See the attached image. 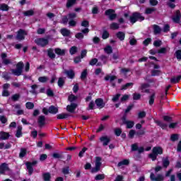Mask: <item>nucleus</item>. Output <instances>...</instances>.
Returning a JSON list of instances; mask_svg holds the SVG:
<instances>
[{
    "instance_id": "f257e3e1",
    "label": "nucleus",
    "mask_w": 181,
    "mask_h": 181,
    "mask_svg": "<svg viewBox=\"0 0 181 181\" xmlns=\"http://www.w3.org/2000/svg\"><path fill=\"white\" fill-rule=\"evenodd\" d=\"M163 153V149L161 147L157 146L153 148L152 153L149 154V158L152 160H156V158H158V155H162Z\"/></svg>"
},
{
    "instance_id": "f03ea898",
    "label": "nucleus",
    "mask_w": 181,
    "mask_h": 181,
    "mask_svg": "<svg viewBox=\"0 0 181 181\" xmlns=\"http://www.w3.org/2000/svg\"><path fill=\"white\" fill-rule=\"evenodd\" d=\"M101 160L102 158L100 157H95V167L91 170L92 173H97V172H99L100 169H101Z\"/></svg>"
},
{
    "instance_id": "7ed1b4c3",
    "label": "nucleus",
    "mask_w": 181,
    "mask_h": 181,
    "mask_svg": "<svg viewBox=\"0 0 181 181\" xmlns=\"http://www.w3.org/2000/svg\"><path fill=\"white\" fill-rule=\"evenodd\" d=\"M23 69V62H20L16 65V69H13L11 73L14 76H21L22 74V70Z\"/></svg>"
},
{
    "instance_id": "20e7f679",
    "label": "nucleus",
    "mask_w": 181,
    "mask_h": 181,
    "mask_svg": "<svg viewBox=\"0 0 181 181\" xmlns=\"http://www.w3.org/2000/svg\"><path fill=\"white\" fill-rule=\"evenodd\" d=\"M144 20H145V17L142 16L139 13H133V16L130 18V22L132 23H135L136 21H140V22H142V21H144Z\"/></svg>"
},
{
    "instance_id": "39448f33",
    "label": "nucleus",
    "mask_w": 181,
    "mask_h": 181,
    "mask_svg": "<svg viewBox=\"0 0 181 181\" xmlns=\"http://www.w3.org/2000/svg\"><path fill=\"white\" fill-rule=\"evenodd\" d=\"M35 42L38 46H41V47H45V46L49 44V40L45 38H37L35 40Z\"/></svg>"
},
{
    "instance_id": "423d86ee",
    "label": "nucleus",
    "mask_w": 181,
    "mask_h": 181,
    "mask_svg": "<svg viewBox=\"0 0 181 181\" xmlns=\"http://www.w3.org/2000/svg\"><path fill=\"white\" fill-rule=\"evenodd\" d=\"M8 172H11L8 164L3 163L0 165V173L1 175H8Z\"/></svg>"
},
{
    "instance_id": "0eeeda50",
    "label": "nucleus",
    "mask_w": 181,
    "mask_h": 181,
    "mask_svg": "<svg viewBox=\"0 0 181 181\" xmlns=\"http://www.w3.org/2000/svg\"><path fill=\"white\" fill-rule=\"evenodd\" d=\"M151 180L152 181H163L165 180V177L163 175H158L157 176H155V174L151 173L150 175Z\"/></svg>"
},
{
    "instance_id": "6e6552de",
    "label": "nucleus",
    "mask_w": 181,
    "mask_h": 181,
    "mask_svg": "<svg viewBox=\"0 0 181 181\" xmlns=\"http://www.w3.org/2000/svg\"><path fill=\"white\" fill-rule=\"evenodd\" d=\"M37 161L36 160L33 161L32 163H25L29 175H32V173H33V166H35V165H37Z\"/></svg>"
},
{
    "instance_id": "1a4fd4ad",
    "label": "nucleus",
    "mask_w": 181,
    "mask_h": 181,
    "mask_svg": "<svg viewBox=\"0 0 181 181\" xmlns=\"http://www.w3.org/2000/svg\"><path fill=\"white\" fill-rule=\"evenodd\" d=\"M26 35H28L26 31H25L23 30H19L16 37H17L18 40H23V39H25V36H26Z\"/></svg>"
},
{
    "instance_id": "9d476101",
    "label": "nucleus",
    "mask_w": 181,
    "mask_h": 181,
    "mask_svg": "<svg viewBox=\"0 0 181 181\" xmlns=\"http://www.w3.org/2000/svg\"><path fill=\"white\" fill-rule=\"evenodd\" d=\"M180 18H181L180 11H177L175 12V14L173 17V22H175V23H179L180 22Z\"/></svg>"
},
{
    "instance_id": "9b49d317",
    "label": "nucleus",
    "mask_w": 181,
    "mask_h": 181,
    "mask_svg": "<svg viewBox=\"0 0 181 181\" xmlns=\"http://www.w3.org/2000/svg\"><path fill=\"white\" fill-rule=\"evenodd\" d=\"M76 108H77V104L71 103V105H69L66 106V111H68L69 112H74Z\"/></svg>"
},
{
    "instance_id": "f8f14e48",
    "label": "nucleus",
    "mask_w": 181,
    "mask_h": 181,
    "mask_svg": "<svg viewBox=\"0 0 181 181\" xmlns=\"http://www.w3.org/2000/svg\"><path fill=\"white\" fill-rule=\"evenodd\" d=\"M100 142H103L104 146H107V145L110 144V137L107 136H104L100 138Z\"/></svg>"
},
{
    "instance_id": "ddd939ff",
    "label": "nucleus",
    "mask_w": 181,
    "mask_h": 181,
    "mask_svg": "<svg viewBox=\"0 0 181 181\" xmlns=\"http://www.w3.org/2000/svg\"><path fill=\"white\" fill-rule=\"evenodd\" d=\"M95 104L98 107V108H104V107H105V103H104V100H103V99L101 98H98L95 100Z\"/></svg>"
},
{
    "instance_id": "4468645a",
    "label": "nucleus",
    "mask_w": 181,
    "mask_h": 181,
    "mask_svg": "<svg viewBox=\"0 0 181 181\" xmlns=\"http://www.w3.org/2000/svg\"><path fill=\"white\" fill-rule=\"evenodd\" d=\"M129 165V160L128 159H124L119 161L117 164L118 168H124V166H128Z\"/></svg>"
},
{
    "instance_id": "2eb2a0df",
    "label": "nucleus",
    "mask_w": 181,
    "mask_h": 181,
    "mask_svg": "<svg viewBox=\"0 0 181 181\" xmlns=\"http://www.w3.org/2000/svg\"><path fill=\"white\" fill-rule=\"evenodd\" d=\"M148 87L149 84L142 83L139 88V90H141V93H149V90L147 89Z\"/></svg>"
},
{
    "instance_id": "dca6fc26",
    "label": "nucleus",
    "mask_w": 181,
    "mask_h": 181,
    "mask_svg": "<svg viewBox=\"0 0 181 181\" xmlns=\"http://www.w3.org/2000/svg\"><path fill=\"white\" fill-rule=\"evenodd\" d=\"M46 122V117L43 115H41L38 117V124L40 127H43Z\"/></svg>"
},
{
    "instance_id": "f3484780",
    "label": "nucleus",
    "mask_w": 181,
    "mask_h": 181,
    "mask_svg": "<svg viewBox=\"0 0 181 181\" xmlns=\"http://www.w3.org/2000/svg\"><path fill=\"white\" fill-rule=\"evenodd\" d=\"M123 124H127V128L131 129V128L134 127L135 123L133 121H125V119H123Z\"/></svg>"
},
{
    "instance_id": "a211bd4d",
    "label": "nucleus",
    "mask_w": 181,
    "mask_h": 181,
    "mask_svg": "<svg viewBox=\"0 0 181 181\" xmlns=\"http://www.w3.org/2000/svg\"><path fill=\"white\" fill-rule=\"evenodd\" d=\"M49 114H57L59 112V108L54 106H50L48 109Z\"/></svg>"
},
{
    "instance_id": "6ab92c4d",
    "label": "nucleus",
    "mask_w": 181,
    "mask_h": 181,
    "mask_svg": "<svg viewBox=\"0 0 181 181\" xmlns=\"http://www.w3.org/2000/svg\"><path fill=\"white\" fill-rule=\"evenodd\" d=\"M132 87H134V83L130 82L123 85L121 90H128V88H132Z\"/></svg>"
},
{
    "instance_id": "aec40b11",
    "label": "nucleus",
    "mask_w": 181,
    "mask_h": 181,
    "mask_svg": "<svg viewBox=\"0 0 181 181\" xmlns=\"http://www.w3.org/2000/svg\"><path fill=\"white\" fill-rule=\"evenodd\" d=\"M10 135L9 133L1 132L0 133V139H3L4 141L8 139L9 138Z\"/></svg>"
},
{
    "instance_id": "412c9836",
    "label": "nucleus",
    "mask_w": 181,
    "mask_h": 181,
    "mask_svg": "<svg viewBox=\"0 0 181 181\" xmlns=\"http://www.w3.org/2000/svg\"><path fill=\"white\" fill-rule=\"evenodd\" d=\"M117 37H118V39H119V40H124L125 39V33L124 32H118L116 34Z\"/></svg>"
},
{
    "instance_id": "4be33fe9",
    "label": "nucleus",
    "mask_w": 181,
    "mask_h": 181,
    "mask_svg": "<svg viewBox=\"0 0 181 181\" xmlns=\"http://www.w3.org/2000/svg\"><path fill=\"white\" fill-rule=\"evenodd\" d=\"M57 119H65V118H69V114L61 113L57 115Z\"/></svg>"
},
{
    "instance_id": "5701e85b",
    "label": "nucleus",
    "mask_w": 181,
    "mask_h": 181,
    "mask_svg": "<svg viewBox=\"0 0 181 181\" xmlns=\"http://www.w3.org/2000/svg\"><path fill=\"white\" fill-rule=\"evenodd\" d=\"M43 180L45 181H50L52 179V175L49 173H45L42 175Z\"/></svg>"
},
{
    "instance_id": "b1692460",
    "label": "nucleus",
    "mask_w": 181,
    "mask_h": 181,
    "mask_svg": "<svg viewBox=\"0 0 181 181\" xmlns=\"http://www.w3.org/2000/svg\"><path fill=\"white\" fill-rule=\"evenodd\" d=\"M16 136V138H21V136H22V126H18L17 127Z\"/></svg>"
},
{
    "instance_id": "393cba45",
    "label": "nucleus",
    "mask_w": 181,
    "mask_h": 181,
    "mask_svg": "<svg viewBox=\"0 0 181 181\" xmlns=\"http://www.w3.org/2000/svg\"><path fill=\"white\" fill-rule=\"evenodd\" d=\"M14 108L17 110V115H23V110H21V105H14Z\"/></svg>"
},
{
    "instance_id": "a878e982",
    "label": "nucleus",
    "mask_w": 181,
    "mask_h": 181,
    "mask_svg": "<svg viewBox=\"0 0 181 181\" xmlns=\"http://www.w3.org/2000/svg\"><path fill=\"white\" fill-rule=\"evenodd\" d=\"M104 52L105 53H107V54H111V53H112V47L107 45L104 48Z\"/></svg>"
},
{
    "instance_id": "bb28decb",
    "label": "nucleus",
    "mask_w": 181,
    "mask_h": 181,
    "mask_svg": "<svg viewBox=\"0 0 181 181\" xmlns=\"http://www.w3.org/2000/svg\"><path fill=\"white\" fill-rule=\"evenodd\" d=\"M55 53L59 54V56H63L66 53V49H62L60 48L55 49Z\"/></svg>"
},
{
    "instance_id": "cd10ccee",
    "label": "nucleus",
    "mask_w": 181,
    "mask_h": 181,
    "mask_svg": "<svg viewBox=\"0 0 181 181\" xmlns=\"http://www.w3.org/2000/svg\"><path fill=\"white\" fill-rule=\"evenodd\" d=\"M116 79H117V76H115L107 75L105 77V81H114V80H116Z\"/></svg>"
},
{
    "instance_id": "c85d7f7f",
    "label": "nucleus",
    "mask_w": 181,
    "mask_h": 181,
    "mask_svg": "<svg viewBox=\"0 0 181 181\" xmlns=\"http://www.w3.org/2000/svg\"><path fill=\"white\" fill-rule=\"evenodd\" d=\"M64 73L67 75L69 78H74V72L73 71H65Z\"/></svg>"
},
{
    "instance_id": "c756f323",
    "label": "nucleus",
    "mask_w": 181,
    "mask_h": 181,
    "mask_svg": "<svg viewBox=\"0 0 181 181\" xmlns=\"http://www.w3.org/2000/svg\"><path fill=\"white\" fill-rule=\"evenodd\" d=\"M181 80V76H178L177 77H173L170 79L171 83H173L174 84H176L178 81H180Z\"/></svg>"
},
{
    "instance_id": "7c9ffc66",
    "label": "nucleus",
    "mask_w": 181,
    "mask_h": 181,
    "mask_svg": "<svg viewBox=\"0 0 181 181\" xmlns=\"http://www.w3.org/2000/svg\"><path fill=\"white\" fill-rule=\"evenodd\" d=\"M38 81H40V83H47L49 78L47 76H40L38 78Z\"/></svg>"
},
{
    "instance_id": "2f4dec72",
    "label": "nucleus",
    "mask_w": 181,
    "mask_h": 181,
    "mask_svg": "<svg viewBox=\"0 0 181 181\" xmlns=\"http://www.w3.org/2000/svg\"><path fill=\"white\" fill-rule=\"evenodd\" d=\"M61 33L63 36H69L70 35V30L66 28H62L61 30Z\"/></svg>"
},
{
    "instance_id": "473e14b6",
    "label": "nucleus",
    "mask_w": 181,
    "mask_h": 181,
    "mask_svg": "<svg viewBox=\"0 0 181 181\" xmlns=\"http://www.w3.org/2000/svg\"><path fill=\"white\" fill-rule=\"evenodd\" d=\"M26 153H28L26 148H21L19 153L20 158H24V156H26Z\"/></svg>"
},
{
    "instance_id": "72a5a7b5",
    "label": "nucleus",
    "mask_w": 181,
    "mask_h": 181,
    "mask_svg": "<svg viewBox=\"0 0 181 181\" xmlns=\"http://www.w3.org/2000/svg\"><path fill=\"white\" fill-rule=\"evenodd\" d=\"M158 125L160 127L163 129H166L168 128V124L164 123L163 122L158 121L157 122Z\"/></svg>"
},
{
    "instance_id": "f704fd0d",
    "label": "nucleus",
    "mask_w": 181,
    "mask_h": 181,
    "mask_svg": "<svg viewBox=\"0 0 181 181\" xmlns=\"http://www.w3.org/2000/svg\"><path fill=\"white\" fill-rule=\"evenodd\" d=\"M155 103V93H153L149 98L148 104L152 105Z\"/></svg>"
},
{
    "instance_id": "c9c22d12",
    "label": "nucleus",
    "mask_w": 181,
    "mask_h": 181,
    "mask_svg": "<svg viewBox=\"0 0 181 181\" xmlns=\"http://www.w3.org/2000/svg\"><path fill=\"white\" fill-rule=\"evenodd\" d=\"M122 73L124 74V76H130L131 71H129L128 69H122Z\"/></svg>"
},
{
    "instance_id": "e433bc0d",
    "label": "nucleus",
    "mask_w": 181,
    "mask_h": 181,
    "mask_svg": "<svg viewBox=\"0 0 181 181\" xmlns=\"http://www.w3.org/2000/svg\"><path fill=\"white\" fill-rule=\"evenodd\" d=\"M110 28L113 29L114 30L119 29V24L116 23H112L110 25Z\"/></svg>"
},
{
    "instance_id": "4c0bfd02",
    "label": "nucleus",
    "mask_w": 181,
    "mask_h": 181,
    "mask_svg": "<svg viewBox=\"0 0 181 181\" xmlns=\"http://www.w3.org/2000/svg\"><path fill=\"white\" fill-rule=\"evenodd\" d=\"M48 56L50 57V59H54L56 57L54 52H53V49L48 50Z\"/></svg>"
},
{
    "instance_id": "58836bf2",
    "label": "nucleus",
    "mask_w": 181,
    "mask_h": 181,
    "mask_svg": "<svg viewBox=\"0 0 181 181\" xmlns=\"http://www.w3.org/2000/svg\"><path fill=\"white\" fill-rule=\"evenodd\" d=\"M76 4V0H68L66 3V7L70 8V6H73Z\"/></svg>"
},
{
    "instance_id": "ea45409f",
    "label": "nucleus",
    "mask_w": 181,
    "mask_h": 181,
    "mask_svg": "<svg viewBox=\"0 0 181 181\" xmlns=\"http://www.w3.org/2000/svg\"><path fill=\"white\" fill-rule=\"evenodd\" d=\"M58 86H59V87H62L63 86H64V78H59Z\"/></svg>"
},
{
    "instance_id": "a19ab883",
    "label": "nucleus",
    "mask_w": 181,
    "mask_h": 181,
    "mask_svg": "<svg viewBox=\"0 0 181 181\" xmlns=\"http://www.w3.org/2000/svg\"><path fill=\"white\" fill-rule=\"evenodd\" d=\"M69 53L70 54H76V53H77V47L74 46L71 47Z\"/></svg>"
},
{
    "instance_id": "79ce46f5",
    "label": "nucleus",
    "mask_w": 181,
    "mask_h": 181,
    "mask_svg": "<svg viewBox=\"0 0 181 181\" xmlns=\"http://www.w3.org/2000/svg\"><path fill=\"white\" fill-rule=\"evenodd\" d=\"M68 100L70 101V103H73V101H76V100H77V97L74 95H70L68 98Z\"/></svg>"
},
{
    "instance_id": "37998d69",
    "label": "nucleus",
    "mask_w": 181,
    "mask_h": 181,
    "mask_svg": "<svg viewBox=\"0 0 181 181\" xmlns=\"http://www.w3.org/2000/svg\"><path fill=\"white\" fill-rule=\"evenodd\" d=\"M153 29H154L155 35H158V33H160V28H159V26L154 25Z\"/></svg>"
},
{
    "instance_id": "c03bdc74",
    "label": "nucleus",
    "mask_w": 181,
    "mask_h": 181,
    "mask_svg": "<svg viewBox=\"0 0 181 181\" xmlns=\"http://www.w3.org/2000/svg\"><path fill=\"white\" fill-rule=\"evenodd\" d=\"M105 177V176L104 175V174H99L95 176V180H103V179H104Z\"/></svg>"
},
{
    "instance_id": "a18cd8bd",
    "label": "nucleus",
    "mask_w": 181,
    "mask_h": 181,
    "mask_svg": "<svg viewBox=\"0 0 181 181\" xmlns=\"http://www.w3.org/2000/svg\"><path fill=\"white\" fill-rule=\"evenodd\" d=\"M129 95H124L121 99H120V101L121 103H124V101H127V100H129Z\"/></svg>"
},
{
    "instance_id": "49530a36",
    "label": "nucleus",
    "mask_w": 181,
    "mask_h": 181,
    "mask_svg": "<svg viewBox=\"0 0 181 181\" xmlns=\"http://www.w3.org/2000/svg\"><path fill=\"white\" fill-rule=\"evenodd\" d=\"M25 107L28 110H32V108H33V107H35V105H33V103L28 102L26 103Z\"/></svg>"
},
{
    "instance_id": "de8ad7c7",
    "label": "nucleus",
    "mask_w": 181,
    "mask_h": 181,
    "mask_svg": "<svg viewBox=\"0 0 181 181\" xmlns=\"http://www.w3.org/2000/svg\"><path fill=\"white\" fill-rule=\"evenodd\" d=\"M109 37H110V33H108V31H104L102 35L103 39H108Z\"/></svg>"
},
{
    "instance_id": "09e8293b",
    "label": "nucleus",
    "mask_w": 181,
    "mask_h": 181,
    "mask_svg": "<svg viewBox=\"0 0 181 181\" xmlns=\"http://www.w3.org/2000/svg\"><path fill=\"white\" fill-rule=\"evenodd\" d=\"M153 12H155L154 8H148L146 9V13L147 15H149V14L152 13Z\"/></svg>"
},
{
    "instance_id": "8fccbe9b",
    "label": "nucleus",
    "mask_w": 181,
    "mask_h": 181,
    "mask_svg": "<svg viewBox=\"0 0 181 181\" xmlns=\"http://www.w3.org/2000/svg\"><path fill=\"white\" fill-rule=\"evenodd\" d=\"M141 99V94L139 93H134L133 94V100H140Z\"/></svg>"
},
{
    "instance_id": "3c124183",
    "label": "nucleus",
    "mask_w": 181,
    "mask_h": 181,
    "mask_svg": "<svg viewBox=\"0 0 181 181\" xmlns=\"http://www.w3.org/2000/svg\"><path fill=\"white\" fill-rule=\"evenodd\" d=\"M169 163H170V162L168 158H165L163 160V166H164V168H167L168 166Z\"/></svg>"
},
{
    "instance_id": "603ef678",
    "label": "nucleus",
    "mask_w": 181,
    "mask_h": 181,
    "mask_svg": "<svg viewBox=\"0 0 181 181\" xmlns=\"http://www.w3.org/2000/svg\"><path fill=\"white\" fill-rule=\"evenodd\" d=\"M121 97V94L118 93L117 95H115V96H113L112 100L115 103V101H118V100L119 99V98Z\"/></svg>"
},
{
    "instance_id": "864d4df0",
    "label": "nucleus",
    "mask_w": 181,
    "mask_h": 181,
    "mask_svg": "<svg viewBox=\"0 0 181 181\" xmlns=\"http://www.w3.org/2000/svg\"><path fill=\"white\" fill-rule=\"evenodd\" d=\"M2 63H3V64L8 65V64H11V63H12V62L9 59H4L2 60Z\"/></svg>"
},
{
    "instance_id": "5fc2aeb1",
    "label": "nucleus",
    "mask_w": 181,
    "mask_h": 181,
    "mask_svg": "<svg viewBox=\"0 0 181 181\" xmlns=\"http://www.w3.org/2000/svg\"><path fill=\"white\" fill-rule=\"evenodd\" d=\"M86 77H87V71H86V69H85V70L81 73V80H84V78H86Z\"/></svg>"
},
{
    "instance_id": "6e6d98bb",
    "label": "nucleus",
    "mask_w": 181,
    "mask_h": 181,
    "mask_svg": "<svg viewBox=\"0 0 181 181\" xmlns=\"http://www.w3.org/2000/svg\"><path fill=\"white\" fill-rule=\"evenodd\" d=\"M122 133V130H121V129H115V134L117 136H119V135H121Z\"/></svg>"
},
{
    "instance_id": "4d7b16f0",
    "label": "nucleus",
    "mask_w": 181,
    "mask_h": 181,
    "mask_svg": "<svg viewBox=\"0 0 181 181\" xmlns=\"http://www.w3.org/2000/svg\"><path fill=\"white\" fill-rule=\"evenodd\" d=\"M153 45L156 47H159V46H161V45H162V41L156 40V41H154Z\"/></svg>"
},
{
    "instance_id": "13d9d810",
    "label": "nucleus",
    "mask_w": 181,
    "mask_h": 181,
    "mask_svg": "<svg viewBox=\"0 0 181 181\" xmlns=\"http://www.w3.org/2000/svg\"><path fill=\"white\" fill-rule=\"evenodd\" d=\"M24 15L25 16H32V15H33V10L27 11L24 12Z\"/></svg>"
},
{
    "instance_id": "bf43d9fd",
    "label": "nucleus",
    "mask_w": 181,
    "mask_h": 181,
    "mask_svg": "<svg viewBox=\"0 0 181 181\" xmlns=\"http://www.w3.org/2000/svg\"><path fill=\"white\" fill-rule=\"evenodd\" d=\"M81 26H83V28H88L89 26V23L88 21H83L81 23Z\"/></svg>"
},
{
    "instance_id": "052dcab7",
    "label": "nucleus",
    "mask_w": 181,
    "mask_h": 181,
    "mask_svg": "<svg viewBox=\"0 0 181 181\" xmlns=\"http://www.w3.org/2000/svg\"><path fill=\"white\" fill-rule=\"evenodd\" d=\"M0 9H1V11H8V5H6V4H1V5L0 6Z\"/></svg>"
},
{
    "instance_id": "680f3d73",
    "label": "nucleus",
    "mask_w": 181,
    "mask_h": 181,
    "mask_svg": "<svg viewBox=\"0 0 181 181\" xmlns=\"http://www.w3.org/2000/svg\"><path fill=\"white\" fill-rule=\"evenodd\" d=\"M136 132L135 130H130L129 133V138H134V136H135Z\"/></svg>"
},
{
    "instance_id": "e2e57ef3",
    "label": "nucleus",
    "mask_w": 181,
    "mask_h": 181,
    "mask_svg": "<svg viewBox=\"0 0 181 181\" xmlns=\"http://www.w3.org/2000/svg\"><path fill=\"white\" fill-rule=\"evenodd\" d=\"M62 173H64V175H69V167H66V168H63Z\"/></svg>"
},
{
    "instance_id": "0e129e2a",
    "label": "nucleus",
    "mask_w": 181,
    "mask_h": 181,
    "mask_svg": "<svg viewBox=\"0 0 181 181\" xmlns=\"http://www.w3.org/2000/svg\"><path fill=\"white\" fill-rule=\"evenodd\" d=\"M176 57L178 60H181V51L178 50L175 52Z\"/></svg>"
},
{
    "instance_id": "69168bd1",
    "label": "nucleus",
    "mask_w": 181,
    "mask_h": 181,
    "mask_svg": "<svg viewBox=\"0 0 181 181\" xmlns=\"http://www.w3.org/2000/svg\"><path fill=\"white\" fill-rule=\"evenodd\" d=\"M77 22H76V21L71 19L69 21V26H75L76 25Z\"/></svg>"
},
{
    "instance_id": "338daca9",
    "label": "nucleus",
    "mask_w": 181,
    "mask_h": 181,
    "mask_svg": "<svg viewBox=\"0 0 181 181\" xmlns=\"http://www.w3.org/2000/svg\"><path fill=\"white\" fill-rule=\"evenodd\" d=\"M132 151H138V144H134L132 145Z\"/></svg>"
},
{
    "instance_id": "774afa93",
    "label": "nucleus",
    "mask_w": 181,
    "mask_h": 181,
    "mask_svg": "<svg viewBox=\"0 0 181 181\" xmlns=\"http://www.w3.org/2000/svg\"><path fill=\"white\" fill-rule=\"evenodd\" d=\"M114 12L113 9H109L105 11V15H107L110 16V15H112V13Z\"/></svg>"
}]
</instances>
